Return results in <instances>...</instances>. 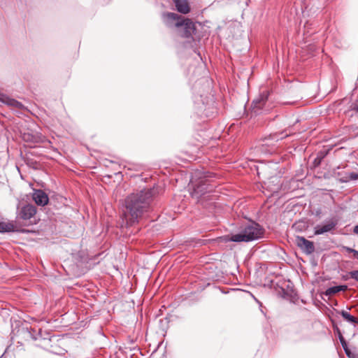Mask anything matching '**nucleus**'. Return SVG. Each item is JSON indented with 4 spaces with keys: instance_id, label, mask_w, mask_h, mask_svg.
Returning <instances> with one entry per match:
<instances>
[{
    "instance_id": "obj_1",
    "label": "nucleus",
    "mask_w": 358,
    "mask_h": 358,
    "mask_svg": "<svg viewBox=\"0 0 358 358\" xmlns=\"http://www.w3.org/2000/svg\"><path fill=\"white\" fill-rule=\"evenodd\" d=\"M157 192L155 188L143 189L129 195L125 199L122 220L127 226L138 223L143 214L148 211Z\"/></svg>"
},
{
    "instance_id": "obj_2",
    "label": "nucleus",
    "mask_w": 358,
    "mask_h": 358,
    "mask_svg": "<svg viewBox=\"0 0 358 358\" xmlns=\"http://www.w3.org/2000/svg\"><path fill=\"white\" fill-rule=\"evenodd\" d=\"M164 24L169 27L180 29L179 35L183 38H189L195 31V25L189 19H182L174 13H166L162 15Z\"/></svg>"
},
{
    "instance_id": "obj_3",
    "label": "nucleus",
    "mask_w": 358,
    "mask_h": 358,
    "mask_svg": "<svg viewBox=\"0 0 358 358\" xmlns=\"http://www.w3.org/2000/svg\"><path fill=\"white\" fill-rule=\"evenodd\" d=\"M264 229L257 223L251 222L241 233L231 235L227 240L234 242H250L263 237Z\"/></svg>"
},
{
    "instance_id": "obj_4",
    "label": "nucleus",
    "mask_w": 358,
    "mask_h": 358,
    "mask_svg": "<svg viewBox=\"0 0 358 358\" xmlns=\"http://www.w3.org/2000/svg\"><path fill=\"white\" fill-rule=\"evenodd\" d=\"M188 189L191 195L196 198H199L208 191L205 180H189Z\"/></svg>"
},
{
    "instance_id": "obj_5",
    "label": "nucleus",
    "mask_w": 358,
    "mask_h": 358,
    "mask_svg": "<svg viewBox=\"0 0 358 358\" xmlns=\"http://www.w3.org/2000/svg\"><path fill=\"white\" fill-rule=\"evenodd\" d=\"M22 138L24 142L30 143H50V141L47 139L44 136L41 134H33L29 131H24L22 134Z\"/></svg>"
},
{
    "instance_id": "obj_6",
    "label": "nucleus",
    "mask_w": 358,
    "mask_h": 358,
    "mask_svg": "<svg viewBox=\"0 0 358 358\" xmlns=\"http://www.w3.org/2000/svg\"><path fill=\"white\" fill-rule=\"evenodd\" d=\"M268 96V92H264L263 93L259 94V96L257 98L253 100L251 105V108L255 114H259L261 113V110L263 109L264 106H265L267 101Z\"/></svg>"
},
{
    "instance_id": "obj_7",
    "label": "nucleus",
    "mask_w": 358,
    "mask_h": 358,
    "mask_svg": "<svg viewBox=\"0 0 358 358\" xmlns=\"http://www.w3.org/2000/svg\"><path fill=\"white\" fill-rule=\"evenodd\" d=\"M296 244L305 253L310 255L315 250L314 244L312 241L306 239L302 236L296 237Z\"/></svg>"
},
{
    "instance_id": "obj_8",
    "label": "nucleus",
    "mask_w": 358,
    "mask_h": 358,
    "mask_svg": "<svg viewBox=\"0 0 358 358\" xmlns=\"http://www.w3.org/2000/svg\"><path fill=\"white\" fill-rule=\"evenodd\" d=\"M338 222L336 220L331 219L327 221L324 224L317 225L315 227V234L320 235L329 232L335 229Z\"/></svg>"
},
{
    "instance_id": "obj_9",
    "label": "nucleus",
    "mask_w": 358,
    "mask_h": 358,
    "mask_svg": "<svg viewBox=\"0 0 358 358\" xmlns=\"http://www.w3.org/2000/svg\"><path fill=\"white\" fill-rule=\"evenodd\" d=\"M36 213V207L31 204H27L20 209L18 217L22 220H27L33 217Z\"/></svg>"
},
{
    "instance_id": "obj_10",
    "label": "nucleus",
    "mask_w": 358,
    "mask_h": 358,
    "mask_svg": "<svg viewBox=\"0 0 358 358\" xmlns=\"http://www.w3.org/2000/svg\"><path fill=\"white\" fill-rule=\"evenodd\" d=\"M32 199L38 206H44L48 204L49 199L48 195L42 190H34Z\"/></svg>"
},
{
    "instance_id": "obj_11",
    "label": "nucleus",
    "mask_w": 358,
    "mask_h": 358,
    "mask_svg": "<svg viewBox=\"0 0 358 358\" xmlns=\"http://www.w3.org/2000/svg\"><path fill=\"white\" fill-rule=\"evenodd\" d=\"M0 101L8 106L14 108L21 109L23 108L22 103L18 101L9 97L8 95L0 92Z\"/></svg>"
},
{
    "instance_id": "obj_12",
    "label": "nucleus",
    "mask_w": 358,
    "mask_h": 358,
    "mask_svg": "<svg viewBox=\"0 0 358 358\" xmlns=\"http://www.w3.org/2000/svg\"><path fill=\"white\" fill-rule=\"evenodd\" d=\"M177 10L182 14H187L190 11V8L187 0H173Z\"/></svg>"
},
{
    "instance_id": "obj_13",
    "label": "nucleus",
    "mask_w": 358,
    "mask_h": 358,
    "mask_svg": "<svg viewBox=\"0 0 358 358\" xmlns=\"http://www.w3.org/2000/svg\"><path fill=\"white\" fill-rule=\"evenodd\" d=\"M194 176L191 179H208L210 178L216 177L215 174L210 171H205L203 169L196 170L194 173Z\"/></svg>"
},
{
    "instance_id": "obj_14",
    "label": "nucleus",
    "mask_w": 358,
    "mask_h": 358,
    "mask_svg": "<svg viewBox=\"0 0 358 358\" xmlns=\"http://www.w3.org/2000/svg\"><path fill=\"white\" fill-rule=\"evenodd\" d=\"M15 230V226L12 222H0V232H10Z\"/></svg>"
},
{
    "instance_id": "obj_15",
    "label": "nucleus",
    "mask_w": 358,
    "mask_h": 358,
    "mask_svg": "<svg viewBox=\"0 0 358 358\" xmlns=\"http://www.w3.org/2000/svg\"><path fill=\"white\" fill-rule=\"evenodd\" d=\"M340 314L345 321L353 324H358V319L356 317L350 315L348 311L341 310Z\"/></svg>"
},
{
    "instance_id": "obj_16",
    "label": "nucleus",
    "mask_w": 358,
    "mask_h": 358,
    "mask_svg": "<svg viewBox=\"0 0 358 358\" xmlns=\"http://www.w3.org/2000/svg\"><path fill=\"white\" fill-rule=\"evenodd\" d=\"M347 289L346 285H339L329 287L327 289L326 294L327 295H333L341 291H345Z\"/></svg>"
},
{
    "instance_id": "obj_17",
    "label": "nucleus",
    "mask_w": 358,
    "mask_h": 358,
    "mask_svg": "<svg viewBox=\"0 0 358 358\" xmlns=\"http://www.w3.org/2000/svg\"><path fill=\"white\" fill-rule=\"evenodd\" d=\"M328 151L327 150H321L320 151L315 159H314L313 164L314 166H317L321 164V162L322 159L325 157V156L327 155Z\"/></svg>"
},
{
    "instance_id": "obj_18",
    "label": "nucleus",
    "mask_w": 358,
    "mask_h": 358,
    "mask_svg": "<svg viewBox=\"0 0 358 358\" xmlns=\"http://www.w3.org/2000/svg\"><path fill=\"white\" fill-rule=\"evenodd\" d=\"M339 339H340V341H341V343L346 353V355L348 356H350V350L348 348V345H347V343L345 341V340L344 339V338L343 337L342 335L340 334L339 336Z\"/></svg>"
},
{
    "instance_id": "obj_19",
    "label": "nucleus",
    "mask_w": 358,
    "mask_h": 358,
    "mask_svg": "<svg viewBox=\"0 0 358 358\" xmlns=\"http://www.w3.org/2000/svg\"><path fill=\"white\" fill-rule=\"evenodd\" d=\"M349 275L352 279L358 282V270L350 271Z\"/></svg>"
},
{
    "instance_id": "obj_20",
    "label": "nucleus",
    "mask_w": 358,
    "mask_h": 358,
    "mask_svg": "<svg viewBox=\"0 0 358 358\" xmlns=\"http://www.w3.org/2000/svg\"><path fill=\"white\" fill-rule=\"evenodd\" d=\"M341 251L346 252L348 253H354L355 249H352L351 248H349L348 246H342Z\"/></svg>"
},
{
    "instance_id": "obj_21",
    "label": "nucleus",
    "mask_w": 358,
    "mask_h": 358,
    "mask_svg": "<svg viewBox=\"0 0 358 358\" xmlns=\"http://www.w3.org/2000/svg\"><path fill=\"white\" fill-rule=\"evenodd\" d=\"M345 179H358V173L352 172L349 173V176L345 177Z\"/></svg>"
},
{
    "instance_id": "obj_22",
    "label": "nucleus",
    "mask_w": 358,
    "mask_h": 358,
    "mask_svg": "<svg viewBox=\"0 0 358 358\" xmlns=\"http://www.w3.org/2000/svg\"><path fill=\"white\" fill-rule=\"evenodd\" d=\"M353 257H354V258L358 259V251L357 250H355V252L353 253Z\"/></svg>"
},
{
    "instance_id": "obj_23",
    "label": "nucleus",
    "mask_w": 358,
    "mask_h": 358,
    "mask_svg": "<svg viewBox=\"0 0 358 358\" xmlns=\"http://www.w3.org/2000/svg\"><path fill=\"white\" fill-rule=\"evenodd\" d=\"M353 232L355 234H358V224L356 225L354 229H353Z\"/></svg>"
},
{
    "instance_id": "obj_24",
    "label": "nucleus",
    "mask_w": 358,
    "mask_h": 358,
    "mask_svg": "<svg viewBox=\"0 0 358 358\" xmlns=\"http://www.w3.org/2000/svg\"><path fill=\"white\" fill-rule=\"evenodd\" d=\"M357 110H358V107H357Z\"/></svg>"
}]
</instances>
